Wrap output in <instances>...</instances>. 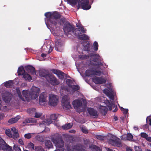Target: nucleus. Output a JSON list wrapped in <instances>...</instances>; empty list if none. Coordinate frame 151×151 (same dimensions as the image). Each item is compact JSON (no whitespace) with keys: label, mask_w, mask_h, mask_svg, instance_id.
Wrapping results in <instances>:
<instances>
[{"label":"nucleus","mask_w":151,"mask_h":151,"mask_svg":"<svg viewBox=\"0 0 151 151\" xmlns=\"http://www.w3.org/2000/svg\"><path fill=\"white\" fill-rule=\"evenodd\" d=\"M45 16L47 19L46 24L49 25L56 26L58 24L60 25L63 24L65 22V19L63 18L58 20L61 17V15L58 12L55 11L52 13L50 12H46Z\"/></svg>","instance_id":"f257e3e1"},{"label":"nucleus","mask_w":151,"mask_h":151,"mask_svg":"<svg viewBox=\"0 0 151 151\" xmlns=\"http://www.w3.org/2000/svg\"><path fill=\"white\" fill-rule=\"evenodd\" d=\"M40 89L35 87L32 88L29 91L27 90H24L22 92L23 96L26 101L29 102L31 99H35L37 98L40 93Z\"/></svg>","instance_id":"f03ea898"},{"label":"nucleus","mask_w":151,"mask_h":151,"mask_svg":"<svg viewBox=\"0 0 151 151\" xmlns=\"http://www.w3.org/2000/svg\"><path fill=\"white\" fill-rule=\"evenodd\" d=\"M93 57L91 58V63L94 66H97L98 68L103 65L104 63L102 61V59L98 54L94 53H91L90 54L84 55L83 59H88L90 57Z\"/></svg>","instance_id":"7ed1b4c3"},{"label":"nucleus","mask_w":151,"mask_h":151,"mask_svg":"<svg viewBox=\"0 0 151 151\" xmlns=\"http://www.w3.org/2000/svg\"><path fill=\"white\" fill-rule=\"evenodd\" d=\"M63 30L67 36L69 34H74L75 35V33L76 32V29L75 28L74 26L68 22L64 24L63 27Z\"/></svg>","instance_id":"20e7f679"},{"label":"nucleus","mask_w":151,"mask_h":151,"mask_svg":"<svg viewBox=\"0 0 151 151\" xmlns=\"http://www.w3.org/2000/svg\"><path fill=\"white\" fill-rule=\"evenodd\" d=\"M51 140L58 148H62L64 145V143L62 138L58 135L54 136L52 137Z\"/></svg>","instance_id":"39448f33"},{"label":"nucleus","mask_w":151,"mask_h":151,"mask_svg":"<svg viewBox=\"0 0 151 151\" xmlns=\"http://www.w3.org/2000/svg\"><path fill=\"white\" fill-rule=\"evenodd\" d=\"M103 74V73L101 71L94 70L93 68H90L86 71L85 75L86 76L92 77L95 75L99 76L101 74Z\"/></svg>","instance_id":"423d86ee"},{"label":"nucleus","mask_w":151,"mask_h":151,"mask_svg":"<svg viewBox=\"0 0 151 151\" xmlns=\"http://www.w3.org/2000/svg\"><path fill=\"white\" fill-rule=\"evenodd\" d=\"M58 102V98L56 95L50 94L49 95V104L52 106H56Z\"/></svg>","instance_id":"0eeeda50"},{"label":"nucleus","mask_w":151,"mask_h":151,"mask_svg":"<svg viewBox=\"0 0 151 151\" xmlns=\"http://www.w3.org/2000/svg\"><path fill=\"white\" fill-rule=\"evenodd\" d=\"M78 5L79 4H81V6L82 9L85 10H88L91 8L90 5H89V0H78Z\"/></svg>","instance_id":"6e6552de"},{"label":"nucleus","mask_w":151,"mask_h":151,"mask_svg":"<svg viewBox=\"0 0 151 151\" xmlns=\"http://www.w3.org/2000/svg\"><path fill=\"white\" fill-rule=\"evenodd\" d=\"M62 103L63 108L65 109H68L71 108V106L70 104V102L66 96H65L63 97L62 99Z\"/></svg>","instance_id":"1a4fd4ad"},{"label":"nucleus","mask_w":151,"mask_h":151,"mask_svg":"<svg viewBox=\"0 0 151 151\" xmlns=\"http://www.w3.org/2000/svg\"><path fill=\"white\" fill-rule=\"evenodd\" d=\"M47 81L49 82L51 85L55 86L59 84V82L57 80L56 78L51 73V74L48 76V77L46 79Z\"/></svg>","instance_id":"9d476101"},{"label":"nucleus","mask_w":151,"mask_h":151,"mask_svg":"<svg viewBox=\"0 0 151 151\" xmlns=\"http://www.w3.org/2000/svg\"><path fill=\"white\" fill-rule=\"evenodd\" d=\"M113 139L110 138L108 140L109 143L113 146H118L120 147L122 146V144L119 140V139H117L116 137L113 138Z\"/></svg>","instance_id":"9b49d317"},{"label":"nucleus","mask_w":151,"mask_h":151,"mask_svg":"<svg viewBox=\"0 0 151 151\" xmlns=\"http://www.w3.org/2000/svg\"><path fill=\"white\" fill-rule=\"evenodd\" d=\"M106 104L109 108L110 111L112 110V108H114L115 109L113 111L115 112L117 111V106L115 105L113 101L107 100L106 101Z\"/></svg>","instance_id":"f8f14e48"},{"label":"nucleus","mask_w":151,"mask_h":151,"mask_svg":"<svg viewBox=\"0 0 151 151\" xmlns=\"http://www.w3.org/2000/svg\"><path fill=\"white\" fill-rule=\"evenodd\" d=\"M3 100L6 103L10 102L12 98V95L9 92L6 91L2 94Z\"/></svg>","instance_id":"ddd939ff"},{"label":"nucleus","mask_w":151,"mask_h":151,"mask_svg":"<svg viewBox=\"0 0 151 151\" xmlns=\"http://www.w3.org/2000/svg\"><path fill=\"white\" fill-rule=\"evenodd\" d=\"M84 146L80 144L75 145L73 147L72 150L69 148H68L67 149L68 151H84Z\"/></svg>","instance_id":"4468645a"},{"label":"nucleus","mask_w":151,"mask_h":151,"mask_svg":"<svg viewBox=\"0 0 151 151\" xmlns=\"http://www.w3.org/2000/svg\"><path fill=\"white\" fill-rule=\"evenodd\" d=\"M92 81L96 84H100L105 83L106 80L104 78L101 77H95L92 78Z\"/></svg>","instance_id":"2eb2a0df"},{"label":"nucleus","mask_w":151,"mask_h":151,"mask_svg":"<svg viewBox=\"0 0 151 151\" xmlns=\"http://www.w3.org/2000/svg\"><path fill=\"white\" fill-rule=\"evenodd\" d=\"M11 130L13 132V134H12V137H10V138H12L14 140L18 138L19 136L18 130L14 127H13L11 128Z\"/></svg>","instance_id":"dca6fc26"},{"label":"nucleus","mask_w":151,"mask_h":151,"mask_svg":"<svg viewBox=\"0 0 151 151\" xmlns=\"http://www.w3.org/2000/svg\"><path fill=\"white\" fill-rule=\"evenodd\" d=\"M87 111L89 115L94 118H97L98 116V114L97 111L93 108H88L87 109Z\"/></svg>","instance_id":"f3484780"},{"label":"nucleus","mask_w":151,"mask_h":151,"mask_svg":"<svg viewBox=\"0 0 151 151\" xmlns=\"http://www.w3.org/2000/svg\"><path fill=\"white\" fill-rule=\"evenodd\" d=\"M103 92L107 96L109 97L111 100H112V101H113L114 99V96L112 91L111 92L109 90L105 89L104 90Z\"/></svg>","instance_id":"a211bd4d"},{"label":"nucleus","mask_w":151,"mask_h":151,"mask_svg":"<svg viewBox=\"0 0 151 151\" xmlns=\"http://www.w3.org/2000/svg\"><path fill=\"white\" fill-rule=\"evenodd\" d=\"M47 94L45 92H42L40 95L39 98V101L40 104L42 102H45L47 101Z\"/></svg>","instance_id":"6ab92c4d"},{"label":"nucleus","mask_w":151,"mask_h":151,"mask_svg":"<svg viewBox=\"0 0 151 151\" xmlns=\"http://www.w3.org/2000/svg\"><path fill=\"white\" fill-rule=\"evenodd\" d=\"M51 73H47V71L44 69H40L39 70V74L40 76L42 77L45 78L46 79H47L48 76Z\"/></svg>","instance_id":"aec40b11"},{"label":"nucleus","mask_w":151,"mask_h":151,"mask_svg":"<svg viewBox=\"0 0 151 151\" xmlns=\"http://www.w3.org/2000/svg\"><path fill=\"white\" fill-rule=\"evenodd\" d=\"M76 36H78V38L81 40H87L89 39V37L85 34L80 35L81 33H75Z\"/></svg>","instance_id":"412c9836"},{"label":"nucleus","mask_w":151,"mask_h":151,"mask_svg":"<svg viewBox=\"0 0 151 151\" xmlns=\"http://www.w3.org/2000/svg\"><path fill=\"white\" fill-rule=\"evenodd\" d=\"M26 70L32 75L35 74V69L34 67L32 66L28 65L25 67Z\"/></svg>","instance_id":"4be33fe9"},{"label":"nucleus","mask_w":151,"mask_h":151,"mask_svg":"<svg viewBox=\"0 0 151 151\" xmlns=\"http://www.w3.org/2000/svg\"><path fill=\"white\" fill-rule=\"evenodd\" d=\"M73 104L75 108H77L81 106L82 104V102L79 100H75L73 102Z\"/></svg>","instance_id":"5701e85b"},{"label":"nucleus","mask_w":151,"mask_h":151,"mask_svg":"<svg viewBox=\"0 0 151 151\" xmlns=\"http://www.w3.org/2000/svg\"><path fill=\"white\" fill-rule=\"evenodd\" d=\"M46 148L48 149L53 148V146L51 142L49 140H46L45 141Z\"/></svg>","instance_id":"b1692460"},{"label":"nucleus","mask_w":151,"mask_h":151,"mask_svg":"<svg viewBox=\"0 0 151 151\" xmlns=\"http://www.w3.org/2000/svg\"><path fill=\"white\" fill-rule=\"evenodd\" d=\"M99 109L102 115H105L108 110L106 106H101Z\"/></svg>","instance_id":"393cba45"},{"label":"nucleus","mask_w":151,"mask_h":151,"mask_svg":"<svg viewBox=\"0 0 151 151\" xmlns=\"http://www.w3.org/2000/svg\"><path fill=\"white\" fill-rule=\"evenodd\" d=\"M20 118V116L18 115L16 117L10 119L8 121L9 123L13 124L17 122Z\"/></svg>","instance_id":"a878e982"},{"label":"nucleus","mask_w":151,"mask_h":151,"mask_svg":"<svg viewBox=\"0 0 151 151\" xmlns=\"http://www.w3.org/2000/svg\"><path fill=\"white\" fill-rule=\"evenodd\" d=\"M17 73L18 75H23L26 73L23 66H21L18 68Z\"/></svg>","instance_id":"bb28decb"},{"label":"nucleus","mask_w":151,"mask_h":151,"mask_svg":"<svg viewBox=\"0 0 151 151\" xmlns=\"http://www.w3.org/2000/svg\"><path fill=\"white\" fill-rule=\"evenodd\" d=\"M61 44L58 40H57L55 42V49L57 51H60V49L61 47Z\"/></svg>","instance_id":"cd10ccee"},{"label":"nucleus","mask_w":151,"mask_h":151,"mask_svg":"<svg viewBox=\"0 0 151 151\" xmlns=\"http://www.w3.org/2000/svg\"><path fill=\"white\" fill-rule=\"evenodd\" d=\"M76 29V33H85L86 32V30L84 29V27L83 26L79 28L78 29Z\"/></svg>","instance_id":"c85d7f7f"},{"label":"nucleus","mask_w":151,"mask_h":151,"mask_svg":"<svg viewBox=\"0 0 151 151\" xmlns=\"http://www.w3.org/2000/svg\"><path fill=\"white\" fill-rule=\"evenodd\" d=\"M6 144L4 141L0 137V150H3L4 147H5V144Z\"/></svg>","instance_id":"c756f323"},{"label":"nucleus","mask_w":151,"mask_h":151,"mask_svg":"<svg viewBox=\"0 0 151 151\" xmlns=\"http://www.w3.org/2000/svg\"><path fill=\"white\" fill-rule=\"evenodd\" d=\"M13 84V82L12 81H9L5 82L4 86L6 87L9 88L12 86Z\"/></svg>","instance_id":"7c9ffc66"},{"label":"nucleus","mask_w":151,"mask_h":151,"mask_svg":"<svg viewBox=\"0 0 151 151\" xmlns=\"http://www.w3.org/2000/svg\"><path fill=\"white\" fill-rule=\"evenodd\" d=\"M23 76V77L26 80H28L29 81L32 79L31 76L29 74L26 73Z\"/></svg>","instance_id":"2f4dec72"},{"label":"nucleus","mask_w":151,"mask_h":151,"mask_svg":"<svg viewBox=\"0 0 151 151\" xmlns=\"http://www.w3.org/2000/svg\"><path fill=\"white\" fill-rule=\"evenodd\" d=\"M49 47V49L48 47H47V46H43L42 47V49H45L46 50H45V51L47 52L49 54L52 51L53 48L51 45H50Z\"/></svg>","instance_id":"473e14b6"},{"label":"nucleus","mask_w":151,"mask_h":151,"mask_svg":"<svg viewBox=\"0 0 151 151\" xmlns=\"http://www.w3.org/2000/svg\"><path fill=\"white\" fill-rule=\"evenodd\" d=\"M24 122L26 123H36L37 122V121L34 118H29L25 119Z\"/></svg>","instance_id":"72a5a7b5"},{"label":"nucleus","mask_w":151,"mask_h":151,"mask_svg":"<svg viewBox=\"0 0 151 151\" xmlns=\"http://www.w3.org/2000/svg\"><path fill=\"white\" fill-rule=\"evenodd\" d=\"M57 76L59 78L61 79H62L64 78L65 76L66 77H67L66 74L60 70L59 71Z\"/></svg>","instance_id":"f704fd0d"},{"label":"nucleus","mask_w":151,"mask_h":151,"mask_svg":"<svg viewBox=\"0 0 151 151\" xmlns=\"http://www.w3.org/2000/svg\"><path fill=\"white\" fill-rule=\"evenodd\" d=\"M16 91L20 99L22 101H25V100H24V98L22 97L21 95V91L19 88H16Z\"/></svg>","instance_id":"c9c22d12"},{"label":"nucleus","mask_w":151,"mask_h":151,"mask_svg":"<svg viewBox=\"0 0 151 151\" xmlns=\"http://www.w3.org/2000/svg\"><path fill=\"white\" fill-rule=\"evenodd\" d=\"M90 44L89 42H86V44L83 45L84 49L85 51H90Z\"/></svg>","instance_id":"e433bc0d"},{"label":"nucleus","mask_w":151,"mask_h":151,"mask_svg":"<svg viewBox=\"0 0 151 151\" xmlns=\"http://www.w3.org/2000/svg\"><path fill=\"white\" fill-rule=\"evenodd\" d=\"M72 124L71 125L70 123H68L65 124L62 127L65 129H68L71 128L72 126Z\"/></svg>","instance_id":"4c0bfd02"},{"label":"nucleus","mask_w":151,"mask_h":151,"mask_svg":"<svg viewBox=\"0 0 151 151\" xmlns=\"http://www.w3.org/2000/svg\"><path fill=\"white\" fill-rule=\"evenodd\" d=\"M80 128L82 131L85 134H87L88 132V131L85 127L84 125H82L80 126Z\"/></svg>","instance_id":"58836bf2"},{"label":"nucleus","mask_w":151,"mask_h":151,"mask_svg":"<svg viewBox=\"0 0 151 151\" xmlns=\"http://www.w3.org/2000/svg\"><path fill=\"white\" fill-rule=\"evenodd\" d=\"M70 88H72L74 92L79 90L80 88V87L78 85H72Z\"/></svg>","instance_id":"ea45409f"},{"label":"nucleus","mask_w":151,"mask_h":151,"mask_svg":"<svg viewBox=\"0 0 151 151\" xmlns=\"http://www.w3.org/2000/svg\"><path fill=\"white\" fill-rule=\"evenodd\" d=\"M59 115V114H52L50 115V118L51 120H56Z\"/></svg>","instance_id":"a19ab883"},{"label":"nucleus","mask_w":151,"mask_h":151,"mask_svg":"<svg viewBox=\"0 0 151 151\" xmlns=\"http://www.w3.org/2000/svg\"><path fill=\"white\" fill-rule=\"evenodd\" d=\"M89 148L95 150L96 151H100V148L98 146L93 145H91L89 146Z\"/></svg>","instance_id":"79ce46f5"},{"label":"nucleus","mask_w":151,"mask_h":151,"mask_svg":"<svg viewBox=\"0 0 151 151\" xmlns=\"http://www.w3.org/2000/svg\"><path fill=\"white\" fill-rule=\"evenodd\" d=\"M89 148L95 150L96 151H100V148L98 146L93 145H91L89 146Z\"/></svg>","instance_id":"37998d69"},{"label":"nucleus","mask_w":151,"mask_h":151,"mask_svg":"<svg viewBox=\"0 0 151 151\" xmlns=\"http://www.w3.org/2000/svg\"><path fill=\"white\" fill-rule=\"evenodd\" d=\"M3 150H6V151H12V148L11 147L9 146L6 144H5V147H4Z\"/></svg>","instance_id":"c03bdc74"},{"label":"nucleus","mask_w":151,"mask_h":151,"mask_svg":"<svg viewBox=\"0 0 151 151\" xmlns=\"http://www.w3.org/2000/svg\"><path fill=\"white\" fill-rule=\"evenodd\" d=\"M35 108H29L27 109V112L29 114H32L35 112Z\"/></svg>","instance_id":"a18cd8bd"},{"label":"nucleus","mask_w":151,"mask_h":151,"mask_svg":"<svg viewBox=\"0 0 151 151\" xmlns=\"http://www.w3.org/2000/svg\"><path fill=\"white\" fill-rule=\"evenodd\" d=\"M133 138V135L130 133L127 134L126 139L127 140H131Z\"/></svg>","instance_id":"49530a36"},{"label":"nucleus","mask_w":151,"mask_h":151,"mask_svg":"<svg viewBox=\"0 0 151 151\" xmlns=\"http://www.w3.org/2000/svg\"><path fill=\"white\" fill-rule=\"evenodd\" d=\"M67 1L70 4H76L78 0H67Z\"/></svg>","instance_id":"de8ad7c7"},{"label":"nucleus","mask_w":151,"mask_h":151,"mask_svg":"<svg viewBox=\"0 0 151 151\" xmlns=\"http://www.w3.org/2000/svg\"><path fill=\"white\" fill-rule=\"evenodd\" d=\"M5 134L9 137H12V133H11V132L10 129H7L6 130Z\"/></svg>","instance_id":"09e8293b"},{"label":"nucleus","mask_w":151,"mask_h":151,"mask_svg":"<svg viewBox=\"0 0 151 151\" xmlns=\"http://www.w3.org/2000/svg\"><path fill=\"white\" fill-rule=\"evenodd\" d=\"M93 49L95 51H97L98 48V44L96 41H95L93 44Z\"/></svg>","instance_id":"8fccbe9b"},{"label":"nucleus","mask_w":151,"mask_h":151,"mask_svg":"<svg viewBox=\"0 0 151 151\" xmlns=\"http://www.w3.org/2000/svg\"><path fill=\"white\" fill-rule=\"evenodd\" d=\"M66 83L69 87H70L72 86V84L73 83L72 81L70 79H67L66 81Z\"/></svg>","instance_id":"3c124183"},{"label":"nucleus","mask_w":151,"mask_h":151,"mask_svg":"<svg viewBox=\"0 0 151 151\" xmlns=\"http://www.w3.org/2000/svg\"><path fill=\"white\" fill-rule=\"evenodd\" d=\"M141 137H142L144 138L147 140L148 135L145 133L142 132L140 134Z\"/></svg>","instance_id":"603ef678"},{"label":"nucleus","mask_w":151,"mask_h":151,"mask_svg":"<svg viewBox=\"0 0 151 151\" xmlns=\"http://www.w3.org/2000/svg\"><path fill=\"white\" fill-rule=\"evenodd\" d=\"M120 108L124 114H126L128 113V109H124L122 107H120Z\"/></svg>","instance_id":"864d4df0"},{"label":"nucleus","mask_w":151,"mask_h":151,"mask_svg":"<svg viewBox=\"0 0 151 151\" xmlns=\"http://www.w3.org/2000/svg\"><path fill=\"white\" fill-rule=\"evenodd\" d=\"M28 146L29 147H31V148L33 150H35V147H34V145L32 142H29L28 144Z\"/></svg>","instance_id":"5fc2aeb1"},{"label":"nucleus","mask_w":151,"mask_h":151,"mask_svg":"<svg viewBox=\"0 0 151 151\" xmlns=\"http://www.w3.org/2000/svg\"><path fill=\"white\" fill-rule=\"evenodd\" d=\"M24 137L25 138L27 139H30L32 137V135L31 133L26 134H24Z\"/></svg>","instance_id":"6e6d98bb"},{"label":"nucleus","mask_w":151,"mask_h":151,"mask_svg":"<svg viewBox=\"0 0 151 151\" xmlns=\"http://www.w3.org/2000/svg\"><path fill=\"white\" fill-rule=\"evenodd\" d=\"M60 70L57 69H52L51 70V71L54 74L58 75Z\"/></svg>","instance_id":"4d7b16f0"},{"label":"nucleus","mask_w":151,"mask_h":151,"mask_svg":"<svg viewBox=\"0 0 151 151\" xmlns=\"http://www.w3.org/2000/svg\"><path fill=\"white\" fill-rule=\"evenodd\" d=\"M42 114L41 113L35 112V117L37 118H39L42 116Z\"/></svg>","instance_id":"13d9d810"},{"label":"nucleus","mask_w":151,"mask_h":151,"mask_svg":"<svg viewBox=\"0 0 151 151\" xmlns=\"http://www.w3.org/2000/svg\"><path fill=\"white\" fill-rule=\"evenodd\" d=\"M135 151H142L140 147L135 146L134 147Z\"/></svg>","instance_id":"bf43d9fd"},{"label":"nucleus","mask_w":151,"mask_h":151,"mask_svg":"<svg viewBox=\"0 0 151 151\" xmlns=\"http://www.w3.org/2000/svg\"><path fill=\"white\" fill-rule=\"evenodd\" d=\"M96 138L100 140H104V137L101 135H97L96 136Z\"/></svg>","instance_id":"052dcab7"},{"label":"nucleus","mask_w":151,"mask_h":151,"mask_svg":"<svg viewBox=\"0 0 151 151\" xmlns=\"http://www.w3.org/2000/svg\"><path fill=\"white\" fill-rule=\"evenodd\" d=\"M18 142L21 145H23L24 144L23 141L22 139H19Z\"/></svg>","instance_id":"680f3d73"},{"label":"nucleus","mask_w":151,"mask_h":151,"mask_svg":"<svg viewBox=\"0 0 151 151\" xmlns=\"http://www.w3.org/2000/svg\"><path fill=\"white\" fill-rule=\"evenodd\" d=\"M76 27H78L77 29H78L79 28H80V27H81L83 26H82L81 24V23H77L76 24Z\"/></svg>","instance_id":"e2e57ef3"},{"label":"nucleus","mask_w":151,"mask_h":151,"mask_svg":"<svg viewBox=\"0 0 151 151\" xmlns=\"http://www.w3.org/2000/svg\"><path fill=\"white\" fill-rule=\"evenodd\" d=\"M4 117V114H0V120L3 119Z\"/></svg>","instance_id":"0e129e2a"},{"label":"nucleus","mask_w":151,"mask_h":151,"mask_svg":"<svg viewBox=\"0 0 151 151\" xmlns=\"http://www.w3.org/2000/svg\"><path fill=\"white\" fill-rule=\"evenodd\" d=\"M46 120L47 121V123L48 124H49L52 123V121L50 119H46Z\"/></svg>","instance_id":"69168bd1"},{"label":"nucleus","mask_w":151,"mask_h":151,"mask_svg":"<svg viewBox=\"0 0 151 151\" xmlns=\"http://www.w3.org/2000/svg\"><path fill=\"white\" fill-rule=\"evenodd\" d=\"M47 54H46L42 53L41 54V56L42 58H45Z\"/></svg>","instance_id":"338daca9"},{"label":"nucleus","mask_w":151,"mask_h":151,"mask_svg":"<svg viewBox=\"0 0 151 151\" xmlns=\"http://www.w3.org/2000/svg\"><path fill=\"white\" fill-rule=\"evenodd\" d=\"M147 140L149 142H151V137H147Z\"/></svg>","instance_id":"774afa93"}]
</instances>
